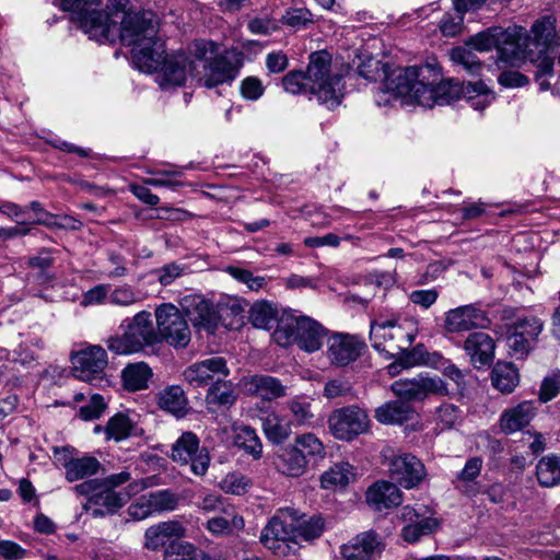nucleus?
Wrapping results in <instances>:
<instances>
[{
  "label": "nucleus",
  "instance_id": "obj_1",
  "mask_svg": "<svg viewBox=\"0 0 560 560\" xmlns=\"http://www.w3.org/2000/svg\"><path fill=\"white\" fill-rule=\"evenodd\" d=\"M158 22L153 13L130 14L124 21L122 44L132 47V62L142 72H155L163 90L184 85L198 77V61L214 55L218 44L209 39L192 40L185 50L165 54V44L156 37Z\"/></svg>",
  "mask_w": 560,
  "mask_h": 560
},
{
  "label": "nucleus",
  "instance_id": "obj_2",
  "mask_svg": "<svg viewBox=\"0 0 560 560\" xmlns=\"http://www.w3.org/2000/svg\"><path fill=\"white\" fill-rule=\"evenodd\" d=\"M285 92L313 95L318 103L332 109L343 97L345 82L338 72L331 70V57L327 51H315L310 56L305 72L290 71L282 79Z\"/></svg>",
  "mask_w": 560,
  "mask_h": 560
},
{
  "label": "nucleus",
  "instance_id": "obj_3",
  "mask_svg": "<svg viewBox=\"0 0 560 560\" xmlns=\"http://www.w3.org/2000/svg\"><path fill=\"white\" fill-rule=\"evenodd\" d=\"M417 334L415 323L411 320L398 322L396 319H375L370 325V341L372 347L385 353L388 358L399 357V363L404 368H410L428 363L422 346H417L411 351L409 347Z\"/></svg>",
  "mask_w": 560,
  "mask_h": 560
},
{
  "label": "nucleus",
  "instance_id": "obj_4",
  "mask_svg": "<svg viewBox=\"0 0 560 560\" xmlns=\"http://www.w3.org/2000/svg\"><path fill=\"white\" fill-rule=\"evenodd\" d=\"M530 43L527 30L518 25L506 30L490 27L470 36L465 42L466 46L479 52L495 48L499 59L512 66L526 60V52Z\"/></svg>",
  "mask_w": 560,
  "mask_h": 560
},
{
  "label": "nucleus",
  "instance_id": "obj_5",
  "mask_svg": "<svg viewBox=\"0 0 560 560\" xmlns=\"http://www.w3.org/2000/svg\"><path fill=\"white\" fill-rule=\"evenodd\" d=\"M259 540L277 557H287L298 550L296 513L280 509L262 527Z\"/></svg>",
  "mask_w": 560,
  "mask_h": 560
},
{
  "label": "nucleus",
  "instance_id": "obj_6",
  "mask_svg": "<svg viewBox=\"0 0 560 560\" xmlns=\"http://www.w3.org/2000/svg\"><path fill=\"white\" fill-rule=\"evenodd\" d=\"M327 330L315 319L308 316H298L290 323L282 319L272 334L273 340L282 347L298 345V347L308 353L319 350Z\"/></svg>",
  "mask_w": 560,
  "mask_h": 560
},
{
  "label": "nucleus",
  "instance_id": "obj_7",
  "mask_svg": "<svg viewBox=\"0 0 560 560\" xmlns=\"http://www.w3.org/2000/svg\"><path fill=\"white\" fill-rule=\"evenodd\" d=\"M159 342L160 335L153 327L151 313L141 311L132 317L122 336L107 340V347L116 354H129L143 351Z\"/></svg>",
  "mask_w": 560,
  "mask_h": 560
},
{
  "label": "nucleus",
  "instance_id": "obj_8",
  "mask_svg": "<svg viewBox=\"0 0 560 560\" xmlns=\"http://www.w3.org/2000/svg\"><path fill=\"white\" fill-rule=\"evenodd\" d=\"M131 13L125 14L121 19V25L118 26L117 20L113 19L105 10L88 8L71 13L74 21L90 39L98 43H115L117 38L122 42L121 32L124 21Z\"/></svg>",
  "mask_w": 560,
  "mask_h": 560
},
{
  "label": "nucleus",
  "instance_id": "obj_9",
  "mask_svg": "<svg viewBox=\"0 0 560 560\" xmlns=\"http://www.w3.org/2000/svg\"><path fill=\"white\" fill-rule=\"evenodd\" d=\"M156 332L160 342L165 341L174 348H186L191 339L188 323L180 311L171 303H164L155 310Z\"/></svg>",
  "mask_w": 560,
  "mask_h": 560
},
{
  "label": "nucleus",
  "instance_id": "obj_10",
  "mask_svg": "<svg viewBox=\"0 0 560 560\" xmlns=\"http://www.w3.org/2000/svg\"><path fill=\"white\" fill-rule=\"evenodd\" d=\"M149 487L147 479H137L130 482L124 490L116 491L98 487L90 493H79L88 497V504L95 506L92 511L94 517L114 514L121 509L133 495H137Z\"/></svg>",
  "mask_w": 560,
  "mask_h": 560
},
{
  "label": "nucleus",
  "instance_id": "obj_11",
  "mask_svg": "<svg viewBox=\"0 0 560 560\" xmlns=\"http://www.w3.org/2000/svg\"><path fill=\"white\" fill-rule=\"evenodd\" d=\"M395 396L406 402L423 401L431 396H447V384L439 376L419 374L411 378H399L390 385Z\"/></svg>",
  "mask_w": 560,
  "mask_h": 560
},
{
  "label": "nucleus",
  "instance_id": "obj_12",
  "mask_svg": "<svg viewBox=\"0 0 560 560\" xmlns=\"http://www.w3.org/2000/svg\"><path fill=\"white\" fill-rule=\"evenodd\" d=\"M370 419L365 410L348 406L334 410L328 418L330 433L338 440L351 441L369 430Z\"/></svg>",
  "mask_w": 560,
  "mask_h": 560
},
{
  "label": "nucleus",
  "instance_id": "obj_13",
  "mask_svg": "<svg viewBox=\"0 0 560 560\" xmlns=\"http://www.w3.org/2000/svg\"><path fill=\"white\" fill-rule=\"evenodd\" d=\"M209 55L206 60L198 61L196 81L201 86L213 89L221 84H231L240 73L241 62H235L225 56Z\"/></svg>",
  "mask_w": 560,
  "mask_h": 560
},
{
  "label": "nucleus",
  "instance_id": "obj_14",
  "mask_svg": "<svg viewBox=\"0 0 560 560\" xmlns=\"http://www.w3.org/2000/svg\"><path fill=\"white\" fill-rule=\"evenodd\" d=\"M171 457L180 465H189L196 476H205L210 464V456L205 447H200L198 436L192 432H184L173 444Z\"/></svg>",
  "mask_w": 560,
  "mask_h": 560
},
{
  "label": "nucleus",
  "instance_id": "obj_15",
  "mask_svg": "<svg viewBox=\"0 0 560 560\" xmlns=\"http://www.w3.org/2000/svg\"><path fill=\"white\" fill-rule=\"evenodd\" d=\"M544 328L542 322L536 316L517 319L509 327L508 346L517 358L529 353Z\"/></svg>",
  "mask_w": 560,
  "mask_h": 560
},
{
  "label": "nucleus",
  "instance_id": "obj_16",
  "mask_svg": "<svg viewBox=\"0 0 560 560\" xmlns=\"http://www.w3.org/2000/svg\"><path fill=\"white\" fill-rule=\"evenodd\" d=\"M74 448L70 446L54 447L55 459L65 468V477L69 482L90 478L100 472L102 464L94 456L74 457Z\"/></svg>",
  "mask_w": 560,
  "mask_h": 560
},
{
  "label": "nucleus",
  "instance_id": "obj_17",
  "mask_svg": "<svg viewBox=\"0 0 560 560\" xmlns=\"http://www.w3.org/2000/svg\"><path fill=\"white\" fill-rule=\"evenodd\" d=\"M365 348L360 336L335 332L327 339V358L336 366H347L357 361Z\"/></svg>",
  "mask_w": 560,
  "mask_h": 560
},
{
  "label": "nucleus",
  "instance_id": "obj_18",
  "mask_svg": "<svg viewBox=\"0 0 560 560\" xmlns=\"http://www.w3.org/2000/svg\"><path fill=\"white\" fill-rule=\"evenodd\" d=\"M107 363L105 349L101 346H90L73 355V375L89 383L100 381L103 378Z\"/></svg>",
  "mask_w": 560,
  "mask_h": 560
},
{
  "label": "nucleus",
  "instance_id": "obj_19",
  "mask_svg": "<svg viewBox=\"0 0 560 560\" xmlns=\"http://www.w3.org/2000/svg\"><path fill=\"white\" fill-rule=\"evenodd\" d=\"M187 316L198 331L213 334L220 322L215 306L201 295L185 296L182 302Z\"/></svg>",
  "mask_w": 560,
  "mask_h": 560
},
{
  "label": "nucleus",
  "instance_id": "obj_20",
  "mask_svg": "<svg viewBox=\"0 0 560 560\" xmlns=\"http://www.w3.org/2000/svg\"><path fill=\"white\" fill-rule=\"evenodd\" d=\"M230 370L222 357H211L196 362L183 372L184 380L192 387H203L219 377H226Z\"/></svg>",
  "mask_w": 560,
  "mask_h": 560
},
{
  "label": "nucleus",
  "instance_id": "obj_21",
  "mask_svg": "<svg viewBox=\"0 0 560 560\" xmlns=\"http://www.w3.org/2000/svg\"><path fill=\"white\" fill-rule=\"evenodd\" d=\"M489 324L490 319L485 311L468 304L450 310L445 315L444 327L448 332H460L486 328Z\"/></svg>",
  "mask_w": 560,
  "mask_h": 560
},
{
  "label": "nucleus",
  "instance_id": "obj_22",
  "mask_svg": "<svg viewBox=\"0 0 560 560\" xmlns=\"http://www.w3.org/2000/svg\"><path fill=\"white\" fill-rule=\"evenodd\" d=\"M429 66L395 68L384 71L383 86L386 93L395 97L409 98L416 80L422 75V72H431Z\"/></svg>",
  "mask_w": 560,
  "mask_h": 560
},
{
  "label": "nucleus",
  "instance_id": "obj_23",
  "mask_svg": "<svg viewBox=\"0 0 560 560\" xmlns=\"http://www.w3.org/2000/svg\"><path fill=\"white\" fill-rule=\"evenodd\" d=\"M389 472L393 480L407 489L417 487L425 476L424 465L411 454L395 456Z\"/></svg>",
  "mask_w": 560,
  "mask_h": 560
},
{
  "label": "nucleus",
  "instance_id": "obj_24",
  "mask_svg": "<svg viewBox=\"0 0 560 560\" xmlns=\"http://www.w3.org/2000/svg\"><path fill=\"white\" fill-rule=\"evenodd\" d=\"M383 550V544L378 535L373 532H364L357 535L340 549L343 560H373L380 556Z\"/></svg>",
  "mask_w": 560,
  "mask_h": 560
},
{
  "label": "nucleus",
  "instance_id": "obj_25",
  "mask_svg": "<svg viewBox=\"0 0 560 560\" xmlns=\"http://www.w3.org/2000/svg\"><path fill=\"white\" fill-rule=\"evenodd\" d=\"M242 384L247 394L264 401H273L287 395V386L271 375L255 374L242 378Z\"/></svg>",
  "mask_w": 560,
  "mask_h": 560
},
{
  "label": "nucleus",
  "instance_id": "obj_26",
  "mask_svg": "<svg viewBox=\"0 0 560 560\" xmlns=\"http://www.w3.org/2000/svg\"><path fill=\"white\" fill-rule=\"evenodd\" d=\"M536 413V402L524 400L502 412L500 417V429L505 434L518 432L532 422Z\"/></svg>",
  "mask_w": 560,
  "mask_h": 560
},
{
  "label": "nucleus",
  "instance_id": "obj_27",
  "mask_svg": "<svg viewBox=\"0 0 560 560\" xmlns=\"http://www.w3.org/2000/svg\"><path fill=\"white\" fill-rule=\"evenodd\" d=\"M365 499L369 506L378 512L396 508L402 502L400 490L388 481L373 483L368 489Z\"/></svg>",
  "mask_w": 560,
  "mask_h": 560
},
{
  "label": "nucleus",
  "instance_id": "obj_28",
  "mask_svg": "<svg viewBox=\"0 0 560 560\" xmlns=\"http://www.w3.org/2000/svg\"><path fill=\"white\" fill-rule=\"evenodd\" d=\"M494 341L486 332H472L464 342V349L475 366L489 365L494 357Z\"/></svg>",
  "mask_w": 560,
  "mask_h": 560
},
{
  "label": "nucleus",
  "instance_id": "obj_29",
  "mask_svg": "<svg viewBox=\"0 0 560 560\" xmlns=\"http://www.w3.org/2000/svg\"><path fill=\"white\" fill-rule=\"evenodd\" d=\"M186 534V528L178 521L161 522L150 526L144 534L145 547L151 550H158L165 546L171 538H182Z\"/></svg>",
  "mask_w": 560,
  "mask_h": 560
},
{
  "label": "nucleus",
  "instance_id": "obj_30",
  "mask_svg": "<svg viewBox=\"0 0 560 560\" xmlns=\"http://www.w3.org/2000/svg\"><path fill=\"white\" fill-rule=\"evenodd\" d=\"M273 464L277 471L292 478L304 475L307 468L304 456L292 444L282 446L277 451Z\"/></svg>",
  "mask_w": 560,
  "mask_h": 560
},
{
  "label": "nucleus",
  "instance_id": "obj_31",
  "mask_svg": "<svg viewBox=\"0 0 560 560\" xmlns=\"http://www.w3.org/2000/svg\"><path fill=\"white\" fill-rule=\"evenodd\" d=\"M415 408L409 404L399 400H390L375 409V419L382 424H402L416 417Z\"/></svg>",
  "mask_w": 560,
  "mask_h": 560
},
{
  "label": "nucleus",
  "instance_id": "obj_32",
  "mask_svg": "<svg viewBox=\"0 0 560 560\" xmlns=\"http://www.w3.org/2000/svg\"><path fill=\"white\" fill-rule=\"evenodd\" d=\"M224 515L214 516L207 521L206 528L214 536H228L240 532L245 527L242 515L235 512L233 506L222 509Z\"/></svg>",
  "mask_w": 560,
  "mask_h": 560
},
{
  "label": "nucleus",
  "instance_id": "obj_33",
  "mask_svg": "<svg viewBox=\"0 0 560 560\" xmlns=\"http://www.w3.org/2000/svg\"><path fill=\"white\" fill-rule=\"evenodd\" d=\"M530 32L533 33L534 37H529L532 43L529 44L528 50L526 52V59L532 52V46H542L544 48L548 49L552 45L559 44V38L556 32V19L551 15L542 16L541 19L537 20L533 24ZM528 36L530 35L528 34Z\"/></svg>",
  "mask_w": 560,
  "mask_h": 560
},
{
  "label": "nucleus",
  "instance_id": "obj_34",
  "mask_svg": "<svg viewBox=\"0 0 560 560\" xmlns=\"http://www.w3.org/2000/svg\"><path fill=\"white\" fill-rule=\"evenodd\" d=\"M262 430L269 442L280 444L291 435L292 422L272 411L262 419Z\"/></svg>",
  "mask_w": 560,
  "mask_h": 560
},
{
  "label": "nucleus",
  "instance_id": "obj_35",
  "mask_svg": "<svg viewBox=\"0 0 560 560\" xmlns=\"http://www.w3.org/2000/svg\"><path fill=\"white\" fill-rule=\"evenodd\" d=\"M355 478L352 465L347 462L337 463L326 470L320 477V485L324 489L336 490L345 488Z\"/></svg>",
  "mask_w": 560,
  "mask_h": 560
},
{
  "label": "nucleus",
  "instance_id": "obj_36",
  "mask_svg": "<svg viewBox=\"0 0 560 560\" xmlns=\"http://www.w3.org/2000/svg\"><path fill=\"white\" fill-rule=\"evenodd\" d=\"M187 405L184 389L178 385L167 386L159 394V407L178 418L187 413Z\"/></svg>",
  "mask_w": 560,
  "mask_h": 560
},
{
  "label": "nucleus",
  "instance_id": "obj_37",
  "mask_svg": "<svg viewBox=\"0 0 560 560\" xmlns=\"http://www.w3.org/2000/svg\"><path fill=\"white\" fill-rule=\"evenodd\" d=\"M491 382L501 393L510 394L520 382L518 371L512 363L498 362L492 369Z\"/></svg>",
  "mask_w": 560,
  "mask_h": 560
},
{
  "label": "nucleus",
  "instance_id": "obj_38",
  "mask_svg": "<svg viewBox=\"0 0 560 560\" xmlns=\"http://www.w3.org/2000/svg\"><path fill=\"white\" fill-rule=\"evenodd\" d=\"M135 480H131V474L127 470H122L117 474H112L105 478L102 479H89L85 480L77 486H74L73 490L75 493H90L93 492L98 487H104L106 489H114L121 487L122 485L127 486L130 482H133Z\"/></svg>",
  "mask_w": 560,
  "mask_h": 560
},
{
  "label": "nucleus",
  "instance_id": "obj_39",
  "mask_svg": "<svg viewBox=\"0 0 560 560\" xmlns=\"http://www.w3.org/2000/svg\"><path fill=\"white\" fill-rule=\"evenodd\" d=\"M536 476L540 486L553 487L560 481V455L549 454L536 465Z\"/></svg>",
  "mask_w": 560,
  "mask_h": 560
},
{
  "label": "nucleus",
  "instance_id": "obj_40",
  "mask_svg": "<svg viewBox=\"0 0 560 560\" xmlns=\"http://www.w3.org/2000/svg\"><path fill=\"white\" fill-rule=\"evenodd\" d=\"M304 456L306 464L311 460L323 459L326 455L324 444L314 433H303L294 439L292 444Z\"/></svg>",
  "mask_w": 560,
  "mask_h": 560
},
{
  "label": "nucleus",
  "instance_id": "obj_41",
  "mask_svg": "<svg viewBox=\"0 0 560 560\" xmlns=\"http://www.w3.org/2000/svg\"><path fill=\"white\" fill-rule=\"evenodd\" d=\"M234 444L250 454L254 458H260L262 454V444L256 431L248 425H235Z\"/></svg>",
  "mask_w": 560,
  "mask_h": 560
},
{
  "label": "nucleus",
  "instance_id": "obj_42",
  "mask_svg": "<svg viewBox=\"0 0 560 560\" xmlns=\"http://www.w3.org/2000/svg\"><path fill=\"white\" fill-rule=\"evenodd\" d=\"M249 318L256 328L269 330L278 322V308L266 301L256 302L250 308Z\"/></svg>",
  "mask_w": 560,
  "mask_h": 560
},
{
  "label": "nucleus",
  "instance_id": "obj_43",
  "mask_svg": "<svg viewBox=\"0 0 560 560\" xmlns=\"http://www.w3.org/2000/svg\"><path fill=\"white\" fill-rule=\"evenodd\" d=\"M152 375L151 369L148 364L140 362L129 364L122 371V381L126 388L130 390H140L148 386L150 376Z\"/></svg>",
  "mask_w": 560,
  "mask_h": 560
},
{
  "label": "nucleus",
  "instance_id": "obj_44",
  "mask_svg": "<svg viewBox=\"0 0 560 560\" xmlns=\"http://www.w3.org/2000/svg\"><path fill=\"white\" fill-rule=\"evenodd\" d=\"M165 560H212L209 555L188 541H175L170 545Z\"/></svg>",
  "mask_w": 560,
  "mask_h": 560
},
{
  "label": "nucleus",
  "instance_id": "obj_45",
  "mask_svg": "<svg viewBox=\"0 0 560 560\" xmlns=\"http://www.w3.org/2000/svg\"><path fill=\"white\" fill-rule=\"evenodd\" d=\"M425 80V72H422V75L416 80L408 101L415 102L424 107H433L436 105L434 80L432 82Z\"/></svg>",
  "mask_w": 560,
  "mask_h": 560
},
{
  "label": "nucleus",
  "instance_id": "obj_46",
  "mask_svg": "<svg viewBox=\"0 0 560 560\" xmlns=\"http://www.w3.org/2000/svg\"><path fill=\"white\" fill-rule=\"evenodd\" d=\"M493 98L492 92L483 82L466 83L465 100L470 103L474 109L483 110Z\"/></svg>",
  "mask_w": 560,
  "mask_h": 560
},
{
  "label": "nucleus",
  "instance_id": "obj_47",
  "mask_svg": "<svg viewBox=\"0 0 560 560\" xmlns=\"http://www.w3.org/2000/svg\"><path fill=\"white\" fill-rule=\"evenodd\" d=\"M451 60L466 70L469 74H479L482 63L468 46L455 47L450 51Z\"/></svg>",
  "mask_w": 560,
  "mask_h": 560
},
{
  "label": "nucleus",
  "instance_id": "obj_48",
  "mask_svg": "<svg viewBox=\"0 0 560 560\" xmlns=\"http://www.w3.org/2000/svg\"><path fill=\"white\" fill-rule=\"evenodd\" d=\"M466 83L456 80L442 81L435 84L436 105L450 104L454 101L465 98Z\"/></svg>",
  "mask_w": 560,
  "mask_h": 560
},
{
  "label": "nucleus",
  "instance_id": "obj_49",
  "mask_svg": "<svg viewBox=\"0 0 560 560\" xmlns=\"http://www.w3.org/2000/svg\"><path fill=\"white\" fill-rule=\"evenodd\" d=\"M425 360L428 361L427 364H429V363L432 364L435 369L440 370L445 377L453 381L456 384L458 389H460V390L465 389V387H466L465 374L454 363H452L447 359H444L439 353H433L432 360H430L429 358H425Z\"/></svg>",
  "mask_w": 560,
  "mask_h": 560
},
{
  "label": "nucleus",
  "instance_id": "obj_50",
  "mask_svg": "<svg viewBox=\"0 0 560 560\" xmlns=\"http://www.w3.org/2000/svg\"><path fill=\"white\" fill-rule=\"evenodd\" d=\"M149 505L155 513L176 510L179 497L168 489L153 491L147 494Z\"/></svg>",
  "mask_w": 560,
  "mask_h": 560
},
{
  "label": "nucleus",
  "instance_id": "obj_51",
  "mask_svg": "<svg viewBox=\"0 0 560 560\" xmlns=\"http://www.w3.org/2000/svg\"><path fill=\"white\" fill-rule=\"evenodd\" d=\"M225 377H219L209 388L207 394L208 404L217 405H231L235 397L233 395V386L231 382L224 380Z\"/></svg>",
  "mask_w": 560,
  "mask_h": 560
},
{
  "label": "nucleus",
  "instance_id": "obj_52",
  "mask_svg": "<svg viewBox=\"0 0 560 560\" xmlns=\"http://www.w3.org/2000/svg\"><path fill=\"white\" fill-rule=\"evenodd\" d=\"M132 422L128 416L117 413L113 416L105 428L107 440L122 441L130 435Z\"/></svg>",
  "mask_w": 560,
  "mask_h": 560
},
{
  "label": "nucleus",
  "instance_id": "obj_53",
  "mask_svg": "<svg viewBox=\"0 0 560 560\" xmlns=\"http://www.w3.org/2000/svg\"><path fill=\"white\" fill-rule=\"evenodd\" d=\"M296 528H298V545L300 544V539L305 541H311L318 538L324 530V521L322 516H312L308 520H304L300 522L296 518Z\"/></svg>",
  "mask_w": 560,
  "mask_h": 560
},
{
  "label": "nucleus",
  "instance_id": "obj_54",
  "mask_svg": "<svg viewBox=\"0 0 560 560\" xmlns=\"http://www.w3.org/2000/svg\"><path fill=\"white\" fill-rule=\"evenodd\" d=\"M0 212L8 215L10 219L15 221L20 225H26L27 223H37L47 225L48 222L43 218H32L27 208L20 207L19 205L7 202L0 207Z\"/></svg>",
  "mask_w": 560,
  "mask_h": 560
},
{
  "label": "nucleus",
  "instance_id": "obj_55",
  "mask_svg": "<svg viewBox=\"0 0 560 560\" xmlns=\"http://www.w3.org/2000/svg\"><path fill=\"white\" fill-rule=\"evenodd\" d=\"M220 489L230 494L242 495L249 487V480L240 472H230L219 482Z\"/></svg>",
  "mask_w": 560,
  "mask_h": 560
},
{
  "label": "nucleus",
  "instance_id": "obj_56",
  "mask_svg": "<svg viewBox=\"0 0 560 560\" xmlns=\"http://www.w3.org/2000/svg\"><path fill=\"white\" fill-rule=\"evenodd\" d=\"M289 410L292 413L293 421L298 425L310 424L314 418L311 410V404L305 399L295 397L287 402Z\"/></svg>",
  "mask_w": 560,
  "mask_h": 560
},
{
  "label": "nucleus",
  "instance_id": "obj_57",
  "mask_svg": "<svg viewBox=\"0 0 560 560\" xmlns=\"http://www.w3.org/2000/svg\"><path fill=\"white\" fill-rule=\"evenodd\" d=\"M228 273L235 280L247 285L249 290L258 291L267 284L265 277L255 276L252 271L238 267H228Z\"/></svg>",
  "mask_w": 560,
  "mask_h": 560
},
{
  "label": "nucleus",
  "instance_id": "obj_58",
  "mask_svg": "<svg viewBox=\"0 0 560 560\" xmlns=\"http://www.w3.org/2000/svg\"><path fill=\"white\" fill-rule=\"evenodd\" d=\"M438 526L433 518L424 517L415 524H407L402 528V537L406 541L415 542L421 535L429 534Z\"/></svg>",
  "mask_w": 560,
  "mask_h": 560
},
{
  "label": "nucleus",
  "instance_id": "obj_59",
  "mask_svg": "<svg viewBox=\"0 0 560 560\" xmlns=\"http://www.w3.org/2000/svg\"><path fill=\"white\" fill-rule=\"evenodd\" d=\"M109 303L118 306H130L140 302L142 296L130 285L124 284L115 288L108 295Z\"/></svg>",
  "mask_w": 560,
  "mask_h": 560
},
{
  "label": "nucleus",
  "instance_id": "obj_60",
  "mask_svg": "<svg viewBox=\"0 0 560 560\" xmlns=\"http://www.w3.org/2000/svg\"><path fill=\"white\" fill-rule=\"evenodd\" d=\"M460 418L462 411L459 408L448 402L442 404L435 412L436 422L442 429H452L459 422Z\"/></svg>",
  "mask_w": 560,
  "mask_h": 560
},
{
  "label": "nucleus",
  "instance_id": "obj_61",
  "mask_svg": "<svg viewBox=\"0 0 560 560\" xmlns=\"http://www.w3.org/2000/svg\"><path fill=\"white\" fill-rule=\"evenodd\" d=\"M281 21L291 27H305L307 24L313 23V14L306 8H293L285 11Z\"/></svg>",
  "mask_w": 560,
  "mask_h": 560
},
{
  "label": "nucleus",
  "instance_id": "obj_62",
  "mask_svg": "<svg viewBox=\"0 0 560 560\" xmlns=\"http://www.w3.org/2000/svg\"><path fill=\"white\" fill-rule=\"evenodd\" d=\"M107 405L103 396L94 394L90 397L86 405L82 406L79 410V416L85 421L98 419L105 411Z\"/></svg>",
  "mask_w": 560,
  "mask_h": 560
},
{
  "label": "nucleus",
  "instance_id": "obj_63",
  "mask_svg": "<svg viewBox=\"0 0 560 560\" xmlns=\"http://www.w3.org/2000/svg\"><path fill=\"white\" fill-rule=\"evenodd\" d=\"M482 459L480 457L469 458L464 468L457 474L456 479L453 481L455 488L460 489L459 483H467L474 481L481 472Z\"/></svg>",
  "mask_w": 560,
  "mask_h": 560
},
{
  "label": "nucleus",
  "instance_id": "obj_64",
  "mask_svg": "<svg viewBox=\"0 0 560 560\" xmlns=\"http://www.w3.org/2000/svg\"><path fill=\"white\" fill-rule=\"evenodd\" d=\"M240 92L243 98L257 101L264 95L265 85L257 77H246L241 82Z\"/></svg>",
  "mask_w": 560,
  "mask_h": 560
}]
</instances>
